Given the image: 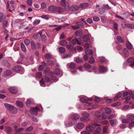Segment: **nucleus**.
<instances>
[{"instance_id": "obj_1", "label": "nucleus", "mask_w": 134, "mask_h": 134, "mask_svg": "<svg viewBox=\"0 0 134 134\" xmlns=\"http://www.w3.org/2000/svg\"><path fill=\"white\" fill-rule=\"evenodd\" d=\"M4 106L5 108L10 111L11 113L15 114L17 113V109L13 106L7 103L5 104Z\"/></svg>"}, {"instance_id": "obj_2", "label": "nucleus", "mask_w": 134, "mask_h": 134, "mask_svg": "<svg viewBox=\"0 0 134 134\" xmlns=\"http://www.w3.org/2000/svg\"><path fill=\"white\" fill-rule=\"evenodd\" d=\"M83 116L80 118V120L82 122H86L89 121L90 120L89 117L90 114L88 113H83L82 114Z\"/></svg>"}, {"instance_id": "obj_3", "label": "nucleus", "mask_w": 134, "mask_h": 134, "mask_svg": "<svg viewBox=\"0 0 134 134\" xmlns=\"http://www.w3.org/2000/svg\"><path fill=\"white\" fill-rule=\"evenodd\" d=\"M50 81V79L49 77H45L43 79H42L40 81V83L41 86L43 87H45V85H44V82H49Z\"/></svg>"}, {"instance_id": "obj_4", "label": "nucleus", "mask_w": 134, "mask_h": 134, "mask_svg": "<svg viewBox=\"0 0 134 134\" xmlns=\"http://www.w3.org/2000/svg\"><path fill=\"white\" fill-rule=\"evenodd\" d=\"M40 110V109L37 106L34 108H32L30 110V111L31 114L36 115L37 114V112Z\"/></svg>"}, {"instance_id": "obj_5", "label": "nucleus", "mask_w": 134, "mask_h": 134, "mask_svg": "<svg viewBox=\"0 0 134 134\" xmlns=\"http://www.w3.org/2000/svg\"><path fill=\"white\" fill-rule=\"evenodd\" d=\"M13 70L16 72L21 71L20 72V73L21 74H23L24 72V69L23 68L22 69L21 66L19 65H16L14 67Z\"/></svg>"}, {"instance_id": "obj_6", "label": "nucleus", "mask_w": 134, "mask_h": 134, "mask_svg": "<svg viewBox=\"0 0 134 134\" xmlns=\"http://www.w3.org/2000/svg\"><path fill=\"white\" fill-rule=\"evenodd\" d=\"M57 7L54 5H51L48 7V11L53 13H56Z\"/></svg>"}, {"instance_id": "obj_7", "label": "nucleus", "mask_w": 134, "mask_h": 134, "mask_svg": "<svg viewBox=\"0 0 134 134\" xmlns=\"http://www.w3.org/2000/svg\"><path fill=\"white\" fill-rule=\"evenodd\" d=\"M121 55L125 58L127 57L129 55V53L126 48H125L123 50Z\"/></svg>"}, {"instance_id": "obj_8", "label": "nucleus", "mask_w": 134, "mask_h": 134, "mask_svg": "<svg viewBox=\"0 0 134 134\" xmlns=\"http://www.w3.org/2000/svg\"><path fill=\"white\" fill-rule=\"evenodd\" d=\"M84 124L83 123L80 122L77 123L76 126V127L75 128H77L79 129L82 130L84 128Z\"/></svg>"}, {"instance_id": "obj_9", "label": "nucleus", "mask_w": 134, "mask_h": 134, "mask_svg": "<svg viewBox=\"0 0 134 134\" xmlns=\"http://www.w3.org/2000/svg\"><path fill=\"white\" fill-rule=\"evenodd\" d=\"M9 90L11 93L13 94L16 93L18 91L16 88L14 87H10Z\"/></svg>"}, {"instance_id": "obj_10", "label": "nucleus", "mask_w": 134, "mask_h": 134, "mask_svg": "<svg viewBox=\"0 0 134 134\" xmlns=\"http://www.w3.org/2000/svg\"><path fill=\"white\" fill-rule=\"evenodd\" d=\"M69 9L71 11H77L79 10V7L76 5H74L71 6L69 8Z\"/></svg>"}, {"instance_id": "obj_11", "label": "nucleus", "mask_w": 134, "mask_h": 134, "mask_svg": "<svg viewBox=\"0 0 134 134\" xmlns=\"http://www.w3.org/2000/svg\"><path fill=\"white\" fill-rule=\"evenodd\" d=\"M100 73H103L107 72L108 69L107 68L102 66H100L99 68Z\"/></svg>"}, {"instance_id": "obj_12", "label": "nucleus", "mask_w": 134, "mask_h": 134, "mask_svg": "<svg viewBox=\"0 0 134 134\" xmlns=\"http://www.w3.org/2000/svg\"><path fill=\"white\" fill-rule=\"evenodd\" d=\"M80 117L79 114H74L72 115L71 116V118L73 120H77Z\"/></svg>"}, {"instance_id": "obj_13", "label": "nucleus", "mask_w": 134, "mask_h": 134, "mask_svg": "<svg viewBox=\"0 0 134 134\" xmlns=\"http://www.w3.org/2000/svg\"><path fill=\"white\" fill-rule=\"evenodd\" d=\"M128 94L130 95V96L133 99H134V96L133 95V94L132 92L130 91V92H124L123 93V95L124 96H125Z\"/></svg>"}, {"instance_id": "obj_14", "label": "nucleus", "mask_w": 134, "mask_h": 134, "mask_svg": "<svg viewBox=\"0 0 134 134\" xmlns=\"http://www.w3.org/2000/svg\"><path fill=\"white\" fill-rule=\"evenodd\" d=\"M94 127L92 125H88L86 127V130L88 132H91L94 130Z\"/></svg>"}, {"instance_id": "obj_15", "label": "nucleus", "mask_w": 134, "mask_h": 134, "mask_svg": "<svg viewBox=\"0 0 134 134\" xmlns=\"http://www.w3.org/2000/svg\"><path fill=\"white\" fill-rule=\"evenodd\" d=\"M126 44L128 49L129 50H131L132 49V45L129 41H127Z\"/></svg>"}, {"instance_id": "obj_16", "label": "nucleus", "mask_w": 134, "mask_h": 134, "mask_svg": "<svg viewBox=\"0 0 134 134\" xmlns=\"http://www.w3.org/2000/svg\"><path fill=\"white\" fill-rule=\"evenodd\" d=\"M20 47L22 51L24 52H25L26 51V49L23 43L21 42L20 44Z\"/></svg>"}, {"instance_id": "obj_17", "label": "nucleus", "mask_w": 134, "mask_h": 134, "mask_svg": "<svg viewBox=\"0 0 134 134\" xmlns=\"http://www.w3.org/2000/svg\"><path fill=\"white\" fill-rule=\"evenodd\" d=\"M56 13H62L64 11V10L62 8L59 7H57Z\"/></svg>"}, {"instance_id": "obj_18", "label": "nucleus", "mask_w": 134, "mask_h": 134, "mask_svg": "<svg viewBox=\"0 0 134 134\" xmlns=\"http://www.w3.org/2000/svg\"><path fill=\"white\" fill-rule=\"evenodd\" d=\"M110 123L111 126H113L116 124L117 122L115 119L111 120L109 121Z\"/></svg>"}, {"instance_id": "obj_19", "label": "nucleus", "mask_w": 134, "mask_h": 134, "mask_svg": "<svg viewBox=\"0 0 134 134\" xmlns=\"http://www.w3.org/2000/svg\"><path fill=\"white\" fill-rule=\"evenodd\" d=\"M101 129L100 127H98L94 132V134H99V133L101 132Z\"/></svg>"}, {"instance_id": "obj_20", "label": "nucleus", "mask_w": 134, "mask_h": 134, "mask_svg": "<svg viewBox=\"0 0 134 134\" xmlns=\"http://www.w3.org/2000/svg\"><path fill=\"white\" fill-rule=\"evenodd\" d=\"M88 5H89L88 3H85L81 4L79 5V7L80 8H83L88 7Z\"/></svg>"}, {"instance_id": "obj_21", "label": "nucleus", "mask_w": 134, "mask_h": 134, "mask_svg": "<svg viewBox=\"0 0 134 134\" xmlns=\"http://www.w3.org/2000/svg\"><path fill=\"white\" fill-rule=\"evenodd\" d=\"M44 57L46 59H50L53 58L52 56L49 53L46 54L44 55Z\"/></svg>"}, {"instance_id": "obj_22", "label": "nucleus", "mask_w": 134, "mask_h": 134, "mask_svg": "<svg viewBox=\"0 0 134 134\" xmlns=\"http://www.w3.org/2000/svg\"><path fill=\"white\" fill-rule=\"evenodd\" d=\"M98 59L101 62H104L106 63H107L108 62L107 60H106L103 57H99Z\"/></svg>"}, {"instance_id": "obj_23", "label": "nucleus", "mask_w": 134, "mask_h": 134, "mask_svg": "<svg viewBox=\"0 0 134 134\" xmlns=\"http://www.w3.org/2000/svg\"><path fill=\"white\" fill-rule=\"evenodd\" d=\"M126 25L127 28L131 29H134V25L132 24L126 23Z\"/></svg>"}, {"instance_id": "obj_24", "label": "nucleus", "mask_w": 134, "mask_h": 134, "mask_svg": "<svg viewBox=\"0 0 134 134\" xmlns=\"http://www.w3.org/2000/svg\"><path fill=\"white\" fill-rule=\"evenodd\" d=\"M126 117L127 120L129 121H132V120H134V116L129 115H127Z\"/></svg>"}, {"instance_id": "obj_25", "label": "nucleus", "mask_w": 134, "mask_h": 134, "mask_svg": "<svg viewBox=\"0 0 134 134\" xmlns=\"http://www.w3.org/2000/svg\"><path fill=\"white\" fill-rule=\"evenodd\" d=\"M59 52L62 54L64 53L65 51V49L63 47H60L59 49Z\"/></svg>"}, {"instance_id": "obj_26", "label": "nucleus", "mask_w": 134, "mask_h": 134, "mask_svg": "<svg viewBox=\"0 0 134 134\" xmlns=\"http://www.w3.org/2000/svg\"><path fill=\"white\" fill-rule=\"evenodd\" d=\"M122 95L121 93H119L116 95L114 98V100L116 101Z\"/></svg>"}, {"instance_id": "obj_27", "label": "nucleus", "mask_w": 134, "mask_h": 134, "mask_svg": "<svg viewBox=\"0 0 134 134\" xmlns=\"http://www.w3.org/2000/svg\"><path fill=\"white\" fill-rule=\"evenodd\" d=\"M85 52L87 54L90 55L93 54V51L91 49H86Z\"/></svg>"}, {"instance_id": "obj_28", "label": "nucleus", "mask_w": 134, "mask_h": 134, "mask_svg": "<svg viewBox=\"0 0 134 134\" xmlns=\"http://www.w3.org/2000/svg\"><path fill=\"white\" fill-rule=\"evenodd\" d=\"M16 104L17 106L21 108H22L23 106V104L22 102L19 101H17L16 102Z\"/></svg>"}, {"instance_id": "obj_29", "label": "nucleus", "mask_w": 134, "mask_h": 134, "mask_svg": "<svg viewBox=\"0 0 134 134\" xmlns=\"http://www.w3.org/2000/svg\"><path fill=\"white\" fill-rule=\"evenodd\" d=\"M116 39L118 41L124 43V42L122 37L120 36H117L116 37Z\"/></svg>"}, {"instance_id": "obj_30", "label": "nucleus", "mask_w": 134, "mask_h": 134, "mask_svg": "<svg viewBox=\"0 0 134 134\" xmlns=\"http://www.w3.org/2000/svg\"><path fill=\"white\" fill-rule=\"evenodd\" d=\"M68 43V41L66 40H62L60 42V44L62 46H65Z\"/></svg>"}, {"instance_id": "obj_31", "label": "nucleus", "mask_w": 134, "mask_h": 134, "mask_svg": "<svg viewBox=\"0 0 134 134\" xmlns=\"http://www.w3.org/2000/svg\"><path fill=\"white\" fill-rule=\"evenodd\" d=\"M43 63L44 64V65H40L38 69L40 70H43L45 67L46 63L45 62H43Z\"/></svg>"}, {"instance_id": "obj_32", "label": "nucleus", "mask_w": 134, "mask_h": 134, "mask_svg": "<svg viewBox=\"0 0 134 134\" xmlns=\"http://www.w3.org/2000/svg\"><path fill=\"white\" fill-rule=\"evenodd\" d=\"M30 43L32 48L34 49H35L36 48V46L34 42L32 41H31Z\"/></svg>"}, {"instance_id": "obj_33", "label": "nucleus", "mask_w": 134, "mask_h": 134, "mask_svg": "<svg viewBox=\"0 0 134 134\" xmlns=\"http://www.w3.org/2000/svg\"><path fill=\"white\" fill-rule=\"evenodd\" d=\"M6 132L7 133H9L12 132V128L9 127H6L5 129Z\"/></svg>"}, {"instance_id": "obj_34", "label": "nucleus", "mask_w": 134, "mask_h": 134, "mask_svg": "<svg viewBox=\"0 0 134 134\" xmlns=\"http://www.w3.org/2000/svg\"><path fill=\"white\" fill-rule=\"evenodd\" d=\"M54 74L58 75L60 73V71L59 69L58 68H56L54 70Z\"/></svg>"}, {"instance_id": "obj_35", "label": "nucleus", "mask_w": 134, "mask_h": 134, "mask_svg": "<svg viewBox=\"0 0 134 134\" xmlns=\"http://www.w3.org/2000/svg\"><path fill=\"white\" fill-rule=\"evenodd\" d=\"M83 40L85 42H87L89 40L88 36V35H85L83 37Z\"/></svg>"}, {"instance_id": "obj_36", "label": "nucleus", "mask_w": 134, "mask_h": 134, "mask_svg": "<svg viewBox=\"0 0 134 134\" xmlns=\"http://www.w3.org/2000/svg\"><path fill=\"white\" fill-rule=\"evenodd\" d=\"M12 73V71L9 70H6L4 73V75L6 76H8L10 75Z\"/></svg>"}, {"instance_id": "obj_37", "label": "nucleus", "mask_w": 134, "mask_h": 134, "mask_svg": "<svg viewBox=\"0 0 134 134\" xmlns=\"http://www.w3.org/2000/svg\"><path fill=\"white\" fill-rule=\"evenodd\" d=\"M75 124V122L74 121H70L69 123V125L68 126H66L65 124V127L66 128L68 127H69L70 126H72L74 125Z\"/></svg>"}, {"instance_id": "obj_38", "label": "nucleus", "mask_w": 134, "mask_h": 134, "mask_svg": "<svg viewBox=\"0 0 134 134\" xmlns=\"http://www.w3.org/2000/svg\"><path fill=\"white\" fill-rule=\"evenodd\" d=\"M72 56L71 54H67L65 55H64L62 57L63 58L65 59L71 57Z\"/></svg>"}, {"instance_id": "obj_39", "label": "nucleus", "mask_w": 134, "mask_h": 134, "mask_svg": "<svg viewBox=\"0 0 134 134\" xmlns=\"http://www.w3.org/2000/svg\"><path fill=\"white\" fill-rule=\"evenodd\" d=\"M113 26L115 30H118V25L116 23L114 22L113 24Z\"/></svg>"}, {"instance_id": "obj_40", "label": "nucleus", "mask_w": 134, "mask_h": 134, "mask_svg": "<svg viewBox=\"0 0 134 134\" xmlns=\"http://www.w3.org/2000/svg\"><path fill=\"white\" fill-rule=\"evenodd\" d=\"M80 101L84 103H86L88 102V100L85 99L83 97H81L80 99Z\"/></svg>"}, {"instance_id": "obj_41", "label": "nucleus", "mask_w": 134, "mask_h": 134, "mask_svg": "<svg viewBox=\"0 0 134 134\" xmlns=\"http://www.w3.org/2000/svg\"><path fill=\"white\" fill-rule=\"evenodd\" d=\"M105 110L106 113L108 114H109L111 113V110L110 109L108 108H106L105 109Z\"/></svg>"}, {"instance_id": "obj_42", "label": "nucleus", "mask_w": 134, "mask_h": 134, "mask_svg": "<svg viewBox=\"0 0 134 134\" xmlns=\"http://www.w3.org/2000/svg\"><path fill=\"white\" fill-rule=\"evenodd\" d=\"M23 130V128H20L17 130L16 132L15 133V134H21V132Z\"/></svg>"}, {"instance_id": "obj_43", "label": "nucleus", "mask_w": 134, "mask_h": 134, "mask_svg": "<svg viewBox=\"0 0 134 134\" xmlns=\"http://www.w3.org/2000/svg\"><path fill=\"white\" fill-rule=\"evenodd\" d=\"M60 3L61 5L62 6H65L66 5L65 0H61Z\"/></svg>"}, {"instance_id": "obj_44", "label": "nucleus", "mask_w": 134, "mask_h": 134, "mask_svg": "<svg viewBox=\"0 0 134 134\" xmlns=\"http://www.w3.org/2000/svg\"><path fill=\"white\" fill-rule=\"evenodd\" d=\"M48 64L51 66H53L54 64V63L53 61L51 60H49L47 62Z\"/></svg>"}, {"instance_id": "obj_45", "label": "nucleus", "mask_w": 134, "mask_h": 134, "mask_svg": "<svg viewBox=\"0 0 134 134\" xmlns=\"http://www.w3.org/2000/svg\"><path fill=\"white\" fill-rule=\"evenodd\" d=\"M42 74L41 72H38L36 74V77L37 78H40L42 77Z\"/></svg>"}, {"instance_id": "obj_46", "label": "nucleus", "mask_w": 134, "mask_h": 134, "mask_svg": "<svg viewBox=\"0 0 134 134\" xmlns=\"http://www.w3.org/2000/svg\"><path fill=\"white\" fill-rule=\"evenodd\" d=\"M82 42V40L80 38H77V43L79 45H81Z\"/></svg>"}, {"instance_id": "obj_47", "label": "nucleus", "mask_w": 134, "mask_h": 134, "mask_svg": "<svg viewBox=\"0 0 134 134\" xmlns=\"http://www.w3.org/2000/svg\"><path fill=\"white\" fill-rule=\"evenodd\" d=\"M40 20L38 19H36L33 22V23L34 24L37 25L40 22Z\"/></svg>"}, {"instance_id": "obj_48", "label": "nucleus", "mask_w": 134, "mask_h": 134, "mask_svg": "<svg viewBox=\"0 0 134 134\" xmlns=\"http://www.w3.org/2000/svg\"><path fill=\"white\" fill-rule=\"evenodd\" d=\"M107 117V115L104 112H103L102 113V119H105Z\"/></svg>"}, {"instance_id": "obj_49", "label": "nucleus", "mask_w": 134, "mask_h": 134, "mask_svg": "<svg viewBox=\"0 0 134 134\" xmlns=\"http://www.w3.org/2000/svg\"><path fill=\"white\" fill-rule=\"evenodd\" d=\"M66 48L67 49H70V51L71 52L73 48V46L71 45H67L66 46Z\"/></svg>"}, {"instance_id": "obj_50", "label": "nucleus", "mask_w": 134, "mask_h": 134, "mask_svg": "<svg viewBox=\"0 0 134 134\" xmlns=\"http://www.w3.org/2000/svg\"><path fill=\"white\" fill-rule=\"evenodd\" d=\"M33 129L32 126H31L27 128L26 129V131L27 132H30L32 131Z\"/></svg>"}, {"instance_id": "obj_51", "label": "nucleus", "mask_w": 134, "mask_h": 134, "mask_svg": "<svg viewBox=\"0 0 134 134\" xmlns=\"http://www.w3.org/2000/svg\"><path fill=\"white\" fill-rule=\"evenodd\" d=\"M127 62L129 63H134V59L132 58H130L127 59Z\"/></svg>"}, {"instance_id": "obj_52", "label": "nucleus", "mask_w": 134, "mask_h": 134, "mask_svg": "<svg viewBox=\"0 0 134 134\" xmlns=\"http://www.w3.org/2000/svg\"><path fill=\"white\" fill-rule=\"evenodd\" d=\"M76 61L77 63H79L83 61L82 59V58H77L76 59Z\"/></svg>"}, {"instance_id": "obj_53", "label": "nucleus", "mask_w": 134, "mask_h": 134, "mask_svg": "<svg viewBox=\"0 0 134 134\" xmlns=\"http://www.w3.org/2000/svg\"><path fill=\"white\" fill-rule=\"evenodd\" d=\"M70 67L71 69H73L75 67V64L73 62L71 63L70 65Z\"/></svg>"}, {"instance_id": "obj_54", "label": "nucleus", "mask_w": 134, "mask_h": 134, "mask_svg": "<svg viewBox=\"0 0 134 134\" xmlns=\"http://www.w3.org/2000/svg\"><path fill=\"white\" fill-rule=\"evenodd\" d=\"M41 18H43L46 20H48L49 19V16L48 15H43L41 16Z\"/></svg>"}, {"instance_id": "obj_55", "label": "nucleus", "mask_w": 134, "mask_h": 134, "mask_svg": "<svg viewBox=\"0 0 134 134\" xmlns=\"http://www.w3.org/2000/svg\"><path fill=\"white\" fill-rule=\"evenodd\" d=\"M84 67L86 68L89 69L91 68L90 65L88 63H86L84 64Z\"/></svg>"}, {"instance_id": "obj_56", "label": "nucleus", "mask_w": 134, "mask_h": 134, "mask_svg": "<svg viewBox=\"0 0 134 134\" xmlns=\"http://www.w3.org/2000/svg\"><path fill=\"white\" fill-rule=\"evenodd\" d=\"M94 62V58L92 57H91L90 58V60L89 61V63L91 64H93Z\"/></svg>"}, {"instance_id": "obj_57", "label": "nucleus", "mask_w": 134, "mask_h": 134, "mask_svg": "<svg viewBox=\"0 0 134 134\" xmlns=\"http://www.w3.org/2000/svg\"><path fill=\"white\" fill-rule=\"evenodd\" d=\"M51 79L53 81H57L58 80V79L55 76H52L51 77Z\"/></svg>"}, {"instance_id": "obj_58", "label": "nucleus", "mask_w": 134, "mask_h": 134, "mask_svg": "<svg viewBox=\"0 0 134 134\" xmlns=\"http://www.w3.org/2000/svg\"><path fill=\"white\" fill-rule=\"evenodd\" d=\"M24 43L28 45L30 44V41L28 39H26L24 40Z\"/></svg>"}, {"instance_id": "obj_59", "label": "nucleus", "mask_w": 134, "mask_h": 134, "mask_svg": "<svg viewBox=\"0 0 134 134\" xmlns=\"http://www.w3.org/2000/svg\"><path fill=\"white\" fill-rule=\"evenodd\" d=\"M41 7L42 9H44L46 7V5L44 3H42L41 4Z\"/></svg>"}, {"instance_id": "obj_60", "label": "nucleus", "mask_w": 134, "mask_h": 134, "mask_svg": "<svg viewBox=\"0 0 134 134\" xmlns=\"http://www.w3.org/2000/svg\"><path fill=\"white\" fill-rule=\"evenodd\" d=\"M77 42V38H75L72 40V42L73 44L74 45L76 44Z\"/></svg>"}, {"instance_id": "obj_61", "label": "nucleus", "mask_w": 134, "mask_h": 134, "mask_svg": "<svg viewBox=\"0 0 134 134\" xmlns=\"http://www.w3.org/2000/svg\"><path fill=\"white\" fill-rule=\"evenodd\" d=\"M93 19L94 21H99L100 19L98 17L94 16L93 17Z\"/></svg>"}, {"instance_id": "obj_62", "label": "nucleus", "mask_w": 134, "mask_h": 134, "mask_svg": "<svg viewBox=\"0 0 134 134\" xmlns=\"http://www.w3.org/2000/svg\"><path fill=\"white\" fill-rule=\"evenodd\" d=\"M94 100L95 102H99L100 100V98L97 97H95L94 98Z\"/></svg>"}, {"instance_id": "obj_63", "label": "nucleus", "mask_w": 134, "mask_h": 134, "mask_svg": "<svg viewBox=\"0 0 134 134\" xmlns=\"http://www.w3.org/2000/svg\"><path fill=\"white\" fill-rule=\"evenodd\" d=\"M42 40V41H44L46 40V37L45 35H42L41 36Z\"/></svg>"}, {"instance_id": "obj_64", "label": "nucleus", "mask_w": 134, "mask_h": 134, "mask_svg": "<svg viewBox=\"0 0 134 134\" xmlns=\"http://www.w3.org/2000/svg\"><path fill=\"white\" fill-rule=\"evenodd\" d=\"M81 134H90L89 132H87L86 131H82L81 132Z\"/></svg>"}]
</instances>
